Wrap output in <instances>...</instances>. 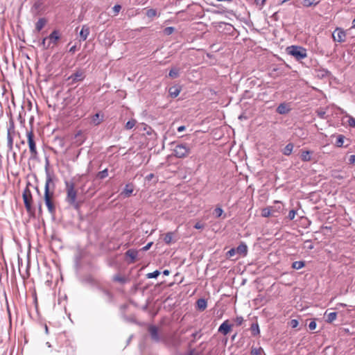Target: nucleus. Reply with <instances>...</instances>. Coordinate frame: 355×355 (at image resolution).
<instances>
[{
    "label": "nucleus",
    "mask_w": 355,
    "mask_h": 355,
    "mask_svg": "<svg viewBox=\"0 0 355 355\" xmlns=\"http://www.w3.org/2000/svg\"><path fill=\"white\" fill-rule=\"evenodd\" d=\"M55 184L49 173H47L44 187V202L49 212L51 215L55 214V205L53 202Z\"/></svg>",
    "instance_id": "f257e3e1"
},
{
    "label": "nucleus",
    "mask_w": 355,
    "mask_h": 355,
    "mask_svg": "<svg viewBox=\"0 0 355 355\" xmlns=\"http://www.w3.org/2000/svg\"><path fill=\"white\" fill-rule=\"evenodd\" d=\"M103 114H100L99 113H96L92 116L91 123L94 125H99L103 121Z\"/></svg>",
    "instance_id": "2eb2a0df"
},
{
    "label": "nucleus",
    "mask_w": 355,
    "mask_h": 355,
    "mask_svg": "<svg viewBox=\"0 0 355 355\" xmlns=\"http://www.w3.org/2000/svg\"><path fill=\"white\" fill-rule=\"evenodd\" d=\"M250 331L252 336H257L260 334L259 327L258 323H253L250 327Z\"/></svg>",
    "instance_id": "a878e982"
},
{
    "label": "nucleus",
    "mask_w": 355,
    "mask_h": 355,
    "mask_svg": "<svg viewBox=\"0 0 355 355\" xmlns=\"http://www.w3.org/2000/svg\"><path fill=\"white\" fill-rule=\"evenodd\" d=\"M160 274V272L159 270H155L153 272H149L146 275L147 278L152 279V278H157Z\"/></svg>",
    "instance_id": "a19ab883"
},
{
    "label": "nucleus",
    "mask_w": 355,
    "mask_h": 355,
    "mask_svg": "<svg viewBox=\"0 0 355 355\" xmlns=\"http://www.w3.org/2000/svg\"><path fill=\"white\" fill-rule=\"evenodd\" d=\"M48 40V37H44L42 39L41 43H40V45L44 49H50V45H49V41L47 42Z\"/></svg>",
    "instance_id": "4c0bfd02"
},
{
    "label": "nucleus",
    "mask_w": 355,
    "mask_h": 355,
    "mask_svg": "<svg viewBox=\"0 0 355 355\" xmlns=\"http://www.w3.org/2000/svg\"><path fill=\"white\" fill-rule=\"evenodd\" d=\"M303 6L304 7H311L315 6L320 1H303Z\"/></svg>",
    "instance_id": "37998d69"
},
{
    "label": "nucleus",
    "mask_w": 355,
    "mask_h": 355,
    "mask_svg": "<svg viewBox=\"0 0 355 355\" xmlns=\"http://www.w3.org/2000/svg\"><path fill=\"white\" fill-rule=\"evenodd\" d=\"M289 111L290 109L284 103H281L277 108V112L280 114H287Z\"/></svg>",
    "instance_id": "b1692460"
},
{
    "label": "nucleus",
    "mask_w": 355,
    "mask_h": 355,
    "mask_svg": "<svg viewBox=\"0 0 355 355\" xmlns=\"http://www.w3.org/2000/svg\"><path fill=\"white\" fill-rule=\"evenodd\" d=\"M334 178H336V179H338V180H341V179L343 178V176L340 175V174H338V175H335Z\"/></svg>",
    "instance_id": "0e129e2a"
},
{
    "label": "nucleus",
    "mask_w": 355,
    "mask_h": 355,
    "mask_svg": "<svg viewBox=\"0 0 355 355\" xmlns=\"http://www.w3.org/2000/svg\"><path fill=\"white\" fill-rule=\"evenodd\" d=\"M192 337L196 339V338H200L201 337V334H200L199 331H196L194 332L193 334H192Z\"/></svg>",
    "instance_id": "13d9d810"
},
{
    "label": "nucleus",
    "mask_w": 355,
    "mask_h": 355,
    "mask_svg": "<svg viewBox=\"0 0 355 355\" xmlns=\"http://www.w3.org/2000/svg\"><path fill=\"white\" fill-rule=\"evenodd\" d=\"M286 50L288 55L294 57L297 61H300L307 57L306 49L300 46L292 45L288 46Z\"/></svg>",
    "instance_id": "7ed1b4c3"
},
{
    "label": "nucleus",
    "mask_w": 355,
    "mask_h": 355,
    "mask_svg": "<svg viewBox=\"0 0 355 355\" xmlns=\"http://www.w3.org/2000/svg\"><path fill=\"white\" fill-rule=\"evenodd\" d=\"M261 215L263 217H269L270 216H274V213L270 207L265 208L262 210Z\"/></svg>",
    "instance_id": "bb28decb"
},
{
    "label": "nucleus",
    "mask_w": 355,
    "mask_h": 355,
    "mask_svg": "<svg viewBox=\"0 0 355 355\" xmlns=\"http://www.w3.org/2000/svg\"><path fill=\"white\" fill-rule=\"evenodd\" d=\"M22 198L26 211L30 214L33 215L34 214V209L32 207L33 197L31 192L28 187H26L24 190Z\"/></svg>",
    "instance_id": "20e7f679"
},
{
    "label": "nucleus",
    "mask_w": 355,
    "mask_h": 355,
    "mask_svg": "<svg viewBox=\"0 0 355 355\" xmlns=\"http://www.w3.org/2000/svg\"><path fill=\"white\" fill-rule=\"evenodd\" d=\"M298 324H299L298 321L297 320H295V319H293V320H291V326L293 328L297 327Z\"/></svg>",
    "instance_id": "6e6d98bb"
},
{
    "label": "nucleus",
    "mask_w": 355,
    "mask_h": 355,
    "mask_svg": "<svg viewBox=\"0 0 355 355\" xmlns=\"http://www.w3.org/2000/svg\"><path fill=\"white\" fill-rule=\"evenodd\" d=\"M180 72V69L179 67H173L171 69V70L169 71L168 76L171 78H176L179 77Z\"/></svg>",
    "instance_id": "aec40b11"
},
{
    "label": "nucleus",
    "mask_w": 355,
    "mask_h": 355,
    "mask_svg": "<svg viewBox=\"0 0 355 355\" xmlns=\"http://www.w3.org/2000/svg\"><path fill=\"white\" fill-rule=\"evenodd\" d=\"M185 129H186V127L184 125H181L178 128V131L179 132H181L184 131Z\"/></svg>",
    "instance_id": "052dcab7"
},
{
    "label": "nucleus",
    "mask_w": 355,
    "mask_h": 355,
    "mask_svg": "<svg viewBox=\"0 0 355 355\" xmlns=\"http://www.w3.org/2000/svg\"><path fill=\"white\" fill-rule=\"evenodd\" d=\"M174 31V28L173 27H166L165 29H164V33L166 34V35H171L173 33Z\"/></svg>",
    "instance_id": "3c124183"
},
{
    "label": "nucleus",
    "mask_w": 355,
    "mask_h": 355,
    "mask_svg": "<svg viewBox=\"0 0 355 355\" xmlns=\"http://www.w3.org/2000/svg\"><path fill=\"white\" fill-rule=\"evenodd\" d=\"M76 46H71V47L70 48V49H69V52H71V53H74V52L76 51Z\"/></svg>",
    "instance_id": "e2e57ef3"
},
{
    "label": "nucleus",
    "mask_w": 355,
    "mask_h": 355,
    "mask_svg": "<svg viewBox=\"0 0 355 355\" xmlns=\"http://www.w3.org/2000/svg\"><path fill=\"white\" fill-rule=\"evenodd\" d=\"M153 243V242L148 243L146 245H145L144 247H143L141 248V250L142 251H147V250H148L150 248V247L152 246Z\"/></svg>",
    "instance_id": "4d7b16f0"
},
{
    "label": "nucleus",
    "mask_w": 355,
    "mask_h": 355,
    "mask_svg": "<svg viewBox=\"0 0 355 355\" xmlns=\"http://www.w3.org/2000/svg\"><path fill=\"white\" fill-rule=\"evenodd\" d=\"M121 8V6L120 5H115L112 8L114 15H116L119 12Z\"/></svg>",
    "instance_id": "49530a36"
},
{
    "label": "nucleus",
    "mask_w": 355,
    "mask_h": 355,
    "mask_svg": "<svg viewBox=\"0 0 355 355\" xmlns=\"http://www.w3.org/2000/svg\"><path fill=\"white\" fill-rule=\"evenodd\" d=\"M89 34V28L86 25L83 26L80 31V37L81 41H85L87 40L88 35Z\"/></svg>",
    "instance_id": "dca6fc26"
},
{
    "label": "nucleus",
    "mask_w": 355,
    "mask_h": 355,
    "mask_svg": "<svg viewBox=\"0 0 355 355\" xmlns=\"http://www.w3.org/2000/svg\"><path fill=\"white\" fill-rule=\"evenodd\" d=\"M318 116L321 119H326V112L323 110H319L317 112Z\"/></svg>",
    "instance_id": "603ef678"
},
{
    "label": "nucleus",
    "mask_w": 355,
    "mask_h": 355,
    "mask_svg": "<svg viewBox=\"0 0 355 355\" xmlns=\"http://www.w3.org/2000/svg\"><path fill=\"white\" fill-rule=\"evenodd\" d=\"M344 139H345V137H344L343 135H339L337 137V138H336V145L338 147H341V146H343V143H344Z\"/></svg>",
    "instance_id": "f704fd0d"
},
{
    "label": "nucleus",
    "mask_w": 355,
    "mask_h": 355,
    "mask_svg": "<svg viewBox=\"0 0 355 355\" xmlns=\"http://www.w3.org/2000/svg\"><path fill=\"white\" fill-rule=\"evenodd\" d=\"M234 321L237 326H240L243 322V318L242 316H237Z\"/></svg>",
    "instance_id": "c03bdc74"
},
{
    "label": "nucleus",
    "mask_w": 355,
    "mask_h": 355,
    "mask_svg": "<svg viewBox=\"0 0 355 355\" xmlns=\"http://www.w3.org/2000/svg\"><path fill=\"white\" fill-rule=\"evenodd\" d=\"M190 152L191 148L186 144H178L173 149L174 155L178 158H184L187 157L190 154Z\"/></svg>",
    "instance_id": "39448f33"
},
{
    "label": "nucleus",
    "mask_w": 355,
    "mask_h": 355,
    "mask_svg": "<svg viewBox=\"0 0 355 355\" xmlns=\"http://www.w3.org/2000/svg\"><path fill=\"white\" fill-rule=\"evenodd\" d=\"M48 37L50 48L58 44L59 40L60 39V34L58 30H54Z\"/></svg>",
    "instance_id": "9d476101"
},
{
    "label": "nucleus",
    "mask_w": 355,
    "mask_h": 355,
    "mask_svg": "<svg viewBox=\"0 0 355 355\" xmlns=\"http://www.w3.org/2000/svg\"><path fill=\"white\" fill-rule=\"evenodd\" d=\"M137 254H138L137 251L135 250H133V249H130V250H127L125 252L126 257H128L130 258L131 263H134L135 261Z\"/></svg>",
    "instance_id": "6ab92c4d"
},
{
    "label": "nucleus",
    "mask_w": 355,
    "mask_h": 355,
    "mask_svg": "<svg viewBox=\"0 0 355 355\" xmlns=\"http://www.w3.org/2000/svg\"><path fill=\"white\" fill-rule=\"evenodd\" d=\"M196 304L200 311H204L207 306V301L203 298L198 299L196 302Z\"/></svg>",
    "instance_id": "5701e85b"
},
{
    "label": "nucleus",
    "mask_w": 355,
    "mask_h": 355,
    "mask_svg": "<svg viewBox=\"0 0 355 355\" xmlns=\"http://www.w3.org/2000/svg\"><path fill=\"white\" fill-rule=\"evenodd\" d=\"M7 146L9 150H12L13 147V137L12 135H10L9 132H7Z\"/></svg>",
    "instance_id": "c85d7f7f"
},
{
    "label": "nucleus",
    "mask_w": 355,
    "mask_h": 355,
    "mask_svg": "<svg viewBox=\"0 0 355 355\" xmlns=\"http://www.w3.org/2000/svg\"><path fill=\"white\" fill-rule=\"evenodd\" d=\"M7 132H9L10 135H12L15 132V124L12 120L9 121V125L7 129Z\"/></svg>",
    "instance_id": "58836bf2"
},
{
    "label": "nucleus",
    "mask_w": 355,
    "mask_h": 355,
    "mask_svg": "<svg viewBox=\"0 0 355 355\" xmlns=\"http://www.w3.org/2000/svg\"><path fill=\"white\" fill-rule=\"evenodd\" d=\"M337 313L331 312L327 315L326 321L329 323H331L336 319Z\"/></svg>",
    "instance_id": "7c9ffc66"
},
{
    "label": "nucleus",
    "mask_w": 355,
    "mask_h": 355,
    "mask_svg": "<svg viewBox=\"0 0 355 355\" xmlns=\"http://www.w3.org/2000/svg\"><path fill=\"white\" fill-rule=\"evenodd\" d=\"M101 291H102L103 294L104 295L105 297L106 298V300L107 302H111L113 297L112 294L108 291L107 290L101 288Z\"/></svg>",
    "instance_id": "2f4dec72"
},
{
    "label": "nucleus",
    "mask_w": 355,
    "mask_h": 355,
    "mask_svg": "<svg viewBox=\"0 0 355 355\" xmlns=\"http://www.w3.org/2000/svg\"><path fill=\"white\" fill-rule=\"evenodd\" d=\"M235 250L236 251L237 254L242 256H245L248 253V246L245 243L241 242L239 246L235 248Z\"/></svg>",
    "instance_id": "4468645a"
},
{
    "label": "nucleus",
    "mask_w": 355,
    "mask_h": 355,
    "mask_svg": "<svg viewBox=\"0 0 355 355\" xmlns=\"http://www.w3.org/2000/svg\"><path fill=\"white\" fill-rule=\"evenodd\" d=\"M283 204L281 201L275 200L274 202V205L272 206H270L273 213H280L283 210Z\"/></svg>",
    "instance_id": "f3484780"
},
{
    "label": "nucleus",
    "mask_w": 355,
    "mask_h": 355,
    "mask_svg": "<svg viewBox=\"0 0 355 355\" xmlns=\"http://www.w3.org/2000/svg\"><path fill=\"white\" fill-rule=\"evenodd\" d=\"M113 281L124 284L126 282V279L120 275H116L113 277Z\"/></svg>",
    "instance_id": "72a5a7b5"
},
{
    "label": "nucleus",
    "mask_w": 355,
    "mask_h": 355,
    "mask_svg": "<svg viewBox=\"0 0 355 355\" xmlns=\"http://www.w3.org/2000/svg\"><path fill=\"white\" fill-rule=\"evenodd\" d=\"M137 123V121L135 119H131L128 121L125 124V128L127 130L132 129Z\"/></svg>",
    "instance_id": "c9c22d12"
},
{
    "label": "nucleus",
    "mask_w": 355,
    "mask_h": 355,
    "mask_svg": "<svg viewBox=\"0 0 355 355\" xmlns=\"http://www.w3.org/2000/svg\"><path fill=\"white\" fill-rule=\"evenodd\" d=\"M108 176V171L107 168L98 172L96 177L98 179L103 180Z\"/></svg>",
    "instance_id": "473e14b6"
},
{
    "label": "nucleus",
    "mask_w": 355,
    "mask_h": 355,
    "mask_svg": "<svg viewBox=\"0 0 355 355\" xmlns=\"http://www.w3.org/2000/svg\"><path fill=\"white\" fill-rule=\"evenodd\" d=\"M27 139H28V144L31 153V159H36L37 157V150L36 148V143L35 141V135L32 130L27 132L26 133Z\"/></svg>",
    "instance_id": "423d86ee"
},
{
    "label": "nucleus",
    "mask_w": 355,
    "mask_h": 355,
    "mask_svg": "<svg viewBox=\"0 0 355 355\" xmlns=\"http://www.w3.org/2000/svg\"><path fill=\"white\" fill-rule=\"evenodd\" d=\"M173 234H174V233L172 232H167L165 234L164 241L166 244H170L172 242L173 238Z\"/></svg>",
    "instance_id": "cd10ccee"
},
{
    "label": "nucleus",
    "mask_w": 355,
    "mask_h": 355,
    "mask_svg": "<svg viewBox=\"0 0 355 355\" xmlns=\"http://www.w3.org/2000/svg\"><path fill=\"white\" fill-rule=\"evenodd\" d=\"M295 215H296V211L294 209H292L289 211L288 218H289V220H292L295 218Z\"/></svg>",
    "instance_id": "a18cd8bd"
},
{
    "label": "nucleus",
    "mask_w": 355,
    "mask_h": 355,
    "mask_svg": "<svg viewBox=\"0 0 355 355\" xmlns=\"http://www.w3.org/2000/svg\"><path fill=\"white\" fill-rule=\"evenodd\" d=\"M348 162L349 164L355 165V155H350Z\"/></svg>",
    "instance_id": "5fc2aeb1"
},
{
    "label": "nucleus",
    "mask_w": 355,
    "mask_h": 355,
    "mask_svg": "<svg viewBox=\"0 0 355 355\" xmlns=\"http://www.w3.org/2000/svg\"><path fill=\"white\" fill-rule=\"evenodd\" d=\"M236 253V251L235 250V248H231L227 252V256L228 257H232L233 256H234Z\"/></svg>",
    "instance_id": "09e8293b"
},
{
    "label": "nucleus",
    "mask_w": 355,
    "mask_h": 355,
    "mask_svg": "<svg viewBox=\"0 0 355 355\" xmlns=\"http://www.w3.org/2000/svg\"><path fill=\"white\" fill-rule=\"evenodd\" d=\"M46 19L45 18H40L35 24V29L37 32H40L46 24Z\"/></svg>",
    "instance_id": "412c9836"
},
{
    "label": "nucleus",
    "mask_w": 355,
    "mask_h": 355,
    "mask_svg": "<svg viewBox=\"0 0 355 355\" xmlns=\"http://www.w3.org/2000/svg\"><path fill=\"white\" fill-rule=\"evenodd\" d=\"M134 191V186L132 184H127L123 189L122 194L125 196V197H129L131 196Z\"/></svg>",
    "instance_id": "a211bd4d"
},
{
    "label": "nucleus",
    "mask_w": 355,
    "mask_h": 355,
    "mask_svg": "<svg viewBox=\"0 0 355 355\" xmlns=\"http://www.w3.org/2000/svg\"><path fill=\"white\" fill-rule=\"evenodd\" d=\"M85 78V71L83 69H78L76 71L73 73H72L69 78L68 80L71 82V84L82 81Z\"/></svg>",
    "instance_id": "6e6552de"
},
{
    "label": "nucleus",
    "mask_w": 355,
    "mask_h": 355,
    "mask_svg": "<svg viewBox=\"0 0 355 355\" xmlns=\"http://www.w3.org/2000/svg\"><path fill=\"white\" fill-rule=\"evenodd\" d=\"M188 355H198V353H196L195 349H191V350L189 352Z\"/></svg>",
    "instance_id": "680f3d73"
},
{
    "label": "nucleus",
    "mask_w": 355,
    "mask_h": 355,
    "mask_svg": "<svg viewBox=\"0 0 355 355\" xmlns=\"http://www.w3.org/2000/svg\"><path fill=\"white\" fill-rule=\"evenodd\" d=\"M263 349L261 347H252L250 354L251 355H260Z\"/></svg>",
    "instance_id": "ea45409f"
},
{
    "label": "nucleus",
    "mask_w": 355,
    "mask_h": 355,
    "mask_svg": "<svg viewBox=\"0 0 355 355\" xmlns=\"http://www.w3.org/2000/svg\"><path fill=\"white\" fill-rule=\"evenodd\" d=\"M66 198L65 201L70 206L78 210L80 203L77 201L78 191L76 189L75 183L73 181H65Z\"/></svg>",
    "instance_id": "f03ea898"
},
{
    "label": "nucleus",
    "mask_w": 355,
    "mask_h": 355,
    "mask_svg": "<svg viewBox=\"0 0 355 355\" xmlns=\"http://www.w3.org/2000/svg\"><path fill=\"white\" fill-rule=\"evenodd\" d=\"M47 7L43 1H35L31 7V12L33 15L36 16L44 13Z\"/></svg>",
    "instance_id": "0eeeda50"
},
{
    "label": "nucleus",
    "mask_w": 355,
    "mask_h": 355,
    "mask_svg": "<svg viewBox=\"0 0 355 355\" xmlns=\"http://www.w3.org/2000/svg\"><path fill=\"white\" fill-rule=\"evenodd\" d=\"M312 152L310 150H304L302 151L300 155V158L302 161L303 162H309L311 159V155Z\"/></svg>",
    "instance_id": "4be33fe9"
},
{
    "label": "nucleus",
    "mask_w": 355,
    "mask_h": 355,
    "mask_svg": "<svg viewBox=\"0 0 355 355\" xmlns=\"http://www.w3.org/2000/svg\"><path fill=\"white\" fill-rule=\"evenodd\" d=\"M316 327H317V324H316V322L314 320L310 322L309 324V329L310 330L315 329Z\"/></svg>",
    "instance_id": "8fccbe9b"
},
{
    "label": "nucleus",
    "mask_w": 355,
    "mask_h": 355,
    "mask_svg": "<svg viewBox=\"0 0 355 355\" xmlns=\"http://www.w3.org/2000/svg\"><path fill=\"white\" fill-rule=\"evenodd\" d=\"M231 327L232 325L229 324L228 320H227L220 324L218 331L223 335H227L230 331Z\"/></svg>",
    "instance_id": "f8f14e48"
},
{
    "label": "nucleus",
    "mask_w": 355,
    "mask_h": 355,
    "mask_svg": "<svg viewBox=\"0 0 355 355\" xmlns=\"http://www.w3.org/2000/svg\"><path fill=\"white\" fill-rule=\"evenodd\" d=\"M154 178H155V175L153 173H150L146 176V180L148 181H150Z\"/></svg>",
    "instance_id": "bf43d9fd"
},
{
    "label": "nucleus",
    "mask_w": 355,
    "mask_h": 355,
    "mask_svg": "<svg viewBox=\"0 0 355 355\" xmlns=\"http://www.w3.org/2000/svg\"><path fill=\"white\" fill-rule=\"evenodd\" d=\"M214 214H215L216 218H219L223 214V210L220 207H216L214 211Z\"/></svg>",
    "instance_id": "79ce46f5"
},
{
    "label": "nucleus",
    "mask_w": 355,
    "mask_h": 355,
    "mask_svg": "<svg viewBox=\"0 0 355 355\" xmlns=\"http://www.w3.org/2000/svg\"><path fill=\"white\" fill-rule=\"evenodd\" d=\"M82 136V132L81 131H79L76 135V138H78L79 137H81Z\"/></svg>",
    "instance_id": "338daca9"
},
{
    "label": "nucleus",
    "mask_w": 355,
    "mask_h": 355,
    "mask_svg": "<svg viewBox=\"0 0 355 355\" xmlns=\"http://www.w3.org/2000/svg\"><path fill=\"white\" fill-rule=\"evenodd\" d=\"M182 87L180 85H176L168 89L169 95L172 98H176L180 93Z\"/></svg>",
    "instance_id": "ddd939ff"
},
{
    "label": "nucleus",
    "mask_w": 355,
    "mask_h": 355,
    "mask_svg": "<svg viewBox=\"0 0 355 355\" xmlns=\"http://www.w3.org/2000/svg\"><path fill=\"white\" fill-rule=\"evenodd\" d=\"M146 15L149 18H153L157 15V10L155 9H148Z\"/></svg>",
    "instance_id": "e433bc0d"
},
{
    "label": "nucleus",
    "mask_w": 355,
    "mask_h": 355,
    "mask_svg": "<svg viewBox=\"0 0 355 355\" xmlns=\"http://www.w3.org/2000/svg\"><path fill=\"white\" fill-rule=\"evenodd\" d=\"M349 125L352 127H355V119L350 116L348 120Z\"/></svg>",
    "instance_id": "864d4df0"
},
{
    "label": "nucleus",
    "mask_w": 355,
    "mask_h": 355,
    "mask_svg": "<svg viewBox=\"0 0 355 355\" xmlns=\"http://www.w3.org/2000/svg\"><path fill=\"white\" fill-rule=\"evenodd\" d=\"M148 332L150 334L151 339L156 342L159 343L161 340V338L159 335L158 328L155 325H150L148 327Z\"/></svg>",
    "instance_id": "9b49d317"
},
{
    "label": "nucleus",
    "mask_w": 355,
    "mask_h": 355,
    "mask_svg": "<svg viewBox=\"0 0 355 355\" xmlns=\"http://www.w3.org/2000/svg\"><path fill=\"white\" fill-rule=\"evenodd\" d=\"M304 265H305L304 261H296L293 263L292 268L295 270H299V269L302 268L304 266Z\"/></svg>",
    "instance_id": "c756f323"
},
{
    "label": "nucleus",
    "mask_w": 355,
    "mask_h": 355,
    "mask_svg": "<svg viewBox=\"0 0 355 355\" xmlns=\"http://www.w3.org/2000/svg\"><path fill=\"white\" fill-rule=\"evenodd\" d=\"M205 223H202L200 222H197L194 225V227L197 230H202L205 228Z\"/></svg>",
    "instance_id": "de8ad7c7"
},
{
    "label": "nucleus",
    "mask_w": 355,
    "mask_h": 355,
    "mask_svg": "<svg viewBox=\"0 0 355 355\" xmlns=\"http://www.w3.org/2000/svg\"><path fill=\"white\" fill-rule=\"evenodd\" d=\"M332 37L334 42H343L346 39L345 32L340 28H336L332 33Z\"/></svg>",
    "instance_id": "1a4fd4ad"
},
{
    "label": "nucleus",
    "mask_w": 355,
    "mask_h": 355,
    "mask_svg": "<svg viewBox=\"0 0 355 355\" xmlns=\"http://www.w3.org/2000/svg\"><path fill=\"white\" fill-rule=\"evenodd\" d=\"M169 273H170V272H169V270H164L163 271V275H164L167 276V275H169Z\"/></svg>",
    "instance_id": "69168bd1"
},
{
    "label": "nucleus",
    "mask_w": 355,
    "mask_h": 355,
    "mask_svg": "<svg viewBox=\"0 0 355 355\" xmlns=\"http://www.w3.org/2000/svg\"><path fill=\"white\" fill-rule=\"evenodd\" d=\"M352 28H355V19L352 21Z\"/></svg>",
    "instance_id": "774afa93"
},
{
    "label": "nucleus",
    "mask_w": 355,
    "mask_h": 355,
    "mask_svg": "<svg viewBox=\"0 0 355 355\" xmlns=\"http://www.w3.org/2000/svg\"><path fill=\"white\" fill-rule=\"evenodd\" d=\"M293 144L292 143L288 144L282 150V153L285 155H290L292 153L293 149Z\"/></svg>",
    "instance_id": "393cba45"
}]
</instances>
